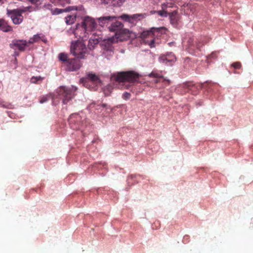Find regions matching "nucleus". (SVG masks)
Segmentation results:
<instances>
[{
	"mask_svg": "<svg viewBox=\"0 0 253 253\" xmlns=\"http://www.w3.org/2000/svg\"><path fill=\"white\" fill-rule=\"evenodd\" d=\"M57 92L62 98V102L65 104H67L74 96L73 88L71 89L65 86H60Z\"/></svg>",
	"mask_w": 253,
	"mask_h": 253,
	"instance_id": "nucleus-8",
	"label": "nucleus"
},
{
	"mask_svg": "<svg viewBox=\"0 0 253 253\" xmlns=\"http://www.w3.org/2000/svg\"><path fill=\"white\" fill-rule=\"evenodd\" d=\"M162 10L151 11V15L159 16H174L176 14L177 8L172 3H164L162 4Z\"/></svg>",
	"mask_w": 253,
	"mask_h": 253,
	"instance_id": "nucleus-5",
	"label": "nucleus"
},
{
	"mask_svg": "<svg viewBox=\"0 0 253 253\" xmlns=\"http://www.w3.org/2000/svg\"><path fill=\"white\" fill-rule=\"evenodd\" d=\"M6 0H0V3H4L5 1H6Z\"/></svg>",
	"mask_w": 253,
	"mask_h": 253,
	"instance_id": "nucleus-36",
	"label": "nucleus"
},
{
	"mask_svg": "<svg viewBox=\"0 0 253 253\" xmlns=\"http://www.w3.org/2000/svg\"><path fill=\"white\" fill-rule=\"evenodd\" d=\"M232 66L235 69H240L241 67V63L239 62H236L232 64Z\"/></svg>",
	"mask_w": 253,
	"mask_h": 253,
	"instance_id": "nucleus-31",
	"label": "nucleus"
},
{
	"mask_svg": "<svg viewBox=\"0 0 253 253\" xmlns=\"http://www.w3.org/2000/svg\"><path fill=\"white\" fill-rule=\"evenodd\" d=\"M166 29L164 27L152 28L150 31H144L140 34V38L145 44H148L151 48L155 47L154 36H159V34L165 33Z\"/></svg>",
	"mask_w": 253,
	"mask_h": 253,
	"instance_id": "nucleus-3",
	"label": "nucleus"
},
{
	"mask_svg": "<svg viewBox=\"0 0 253 253\" xmlns=\"http://www.w3.org/2000/svg\"><path fill=\"white\" fill-rule=\"evenodd\" d=\"M160 79H156L155 81H154V83H156V84H157L159 82H160Z\"/></svg>",
	"mask_w": 253,
	"mask_h": 253,
	"instance_id": "nucleus-34",
	"label": "nucleus"
},
{
	"mask_svg": "<svg viewBox=\"0 0 253 253\" xmlns=\"http://www.w3.org/2000/svg\"><path fill=\"white\" fill-rule=\"evenodd\" d=\"M150 77H152L156 79H163V76L161 74L156 72L155 71H152L149 75Z\"/></svg>",
	"mask_w": 253,
	"mask_h": 253,
	"instance_id": "nucleus-24",
	"label": "nucleus"
},
{
	"mask_svg": "<svg viewBox=\"0 0 253 253\" xmlns=\"http://www.w3.org/2000/svg\"><path fill=\"white\" fill-rule=\"evenodd\" d=\"M28 43H29L28 42L25 40H14L12 41L10 46L12 48H16L21 51H23L28 46Z\"/></svg>",
	"mask_w": 253,
	"mask_h": 253,
	"instance_id": "nucleus-13",
	"label": "nucleus"
},
{
	"mask_svg": "<svg viewBox=\"0 0 253 253\" xmlns=\"http://www.w3.org/2000/svg\"><path fill=\"white\" fill-rule=\"evenodd\" d=\"M125 0H101L103 3L109 6H120Z\"/></svg>",
	"mask_w": 253,
	"mask_h": 253,
	"instance_id": "nucleus-18",
	"label": "nucleus"
},
{
	"mask_svg": "<svg viewBox=\"0 0 253 253\" xmlns=\"http://www.w3.org/2000/svg\"><path fill=\"white\" fill-rule=\"evenodd\" d=\"M69 123L71 128L73 129H81L83 124L82 118L78 114H72L69 117Z\"/></svg>",
	"mask_w": 253,
	"mask_h": 253,
	"instance_id": "nucleus-9",
	"label": "nucleus"
},
{
	"mask_svg": "<svg viewBox=\"0 0 253 253\" xmlns=\"http://www.w3.org/2000/svg\"><path fill=\"white\" fill-rule=\"evenodd\" d=\"M132 16H143L142 14H133Z\"/></svg>",
	"mask_w": 253,
	"mask_h": 253,
	"instance_id": "nucleus-38",
	"label": "nucleus"
},
{
	"mask_svg": "<svg viewBox=\"0 0 253 253\" xmlns=\"http://www.w3.org/2000/svg\"><path fill=\"white\" fill-rule=\"evenodd\" d=\"M76 11L73 13L74 16L84 15L86 14V10L82 5L70 6L64 9L55 8L51 10V13L53 15H57L62 13L63 11Z\"/></svg>",
	"mask_w": 253,
	"mask_h": 253,
	"instance_id": "nucleus-7",
	"label": "nucleus"
},
{
	"mask_svg": "<svg viewBox=\"0 0 253 253\" xmlns=\"http://www.w3.org/2000/svg\"><path fill=\"white\" fill-rule=\"evenodd\" d=\"M162 83H163V87H165L170 84V81L169 80H167V79L163 78V81H162Z\"/></svg>",
	"mask_w": 253,
	"mask_h": 253,
	"instance_id": "nucleus-30",
	"label": "nucleus"
},
{
	"mask_svg": "<svg viewBox=\"0 0 253 253\" xmlns=\"http://www.w3.org/2000/svg\"><path fill=\"white\" fill-rule=\"evenodd\" d=\"M71 52L80 59L84 58L87 53L85 44L81 41H77L75 43H72Z\"/></svg>",
	"mask_w": 253,
	"mask_h": 253,
	"instance_id": "nucleus-6",
	"label": "nucleus"
},
{
	"mask_svg": "<svg viewBox=\"0 0 253 253\" xmlns=\"http://www.w3.org/2000/svg\"><path fill=\"white\" fill-rule=\"evenodd\" d=\"M0 30L4 32H8L12 30V28L7 25L4 21L2 19H0Z\"/></svg>",
	"mask_w": 253,
	"mask_h": 253,
	"instance_id": "nucleus-20",
	"label": "nucleus"
},
{
	"mask_svg": "<svg viewBox=\"0 0 253 253\" xmlns=\"http://www.w3.org/2000/svg\"><path fill=\"white\" fill-rule=\"evenodd\" d=\"M96 26L94 19L91 17H84L82 26L85 32H93Z\"/></svg>",
	"mask_w": 253,
	"mask_h": 253,
	"instance_id": "nucleus-11",
	"label": "nucleus"
},
{
	"mask_svg": "<svg viewBox=\"0 0 253 253\" xmlns=\"http://www.w3.org/2000/svg\"><path fill=\"white\" fill-rule=\"evenodd\" d=\"M52 99H54V96H52Z\"/></svg>",
	"mask_w": 253,
	"mask_h": 253,
	"instance_id": "nucleus-40",
	"label": "nucleus"
},
{
	"mask_svg": "<svg viewBox=\"0 0 253 253\" xmlns=\"http://www.w3.org/2000/svg\"><path fill=\"white\" fill-rule=\"evenodd\" d=\"M13 22L15 24H18L22 21L21 17H11Z\"/></svg>",
	"mask_w": 253,
	"mask_h": 253,
	"instance_id": "nucleus-27",
	"label": "nucleus"
},
{
	"mask_svg": "<svg viewBox=\"0 0 253 253\" xmlns=\"http://www.w3.org/2000/svg\"><path fill=\"white\" fill-rule=\"evenodd\" d=\"M189 47L190 48L192 47V46L195 47L196 46L197 48H200V46L197 43L196 41H194V39L193 38H190L189 39V41H188Z\"/></svg>",
	"mask_w": 253,
	"mask_h": 253,
	"instance_id": "nucleus-22",
	"label": "nucleus"
},
{
	"mask_svg": "<svg viewBox=\"0 0 253 253\" xmlns=\"http://www.w3.org/2000/svg\"><path fill=\"white\" fill-rule=\"evenodd\" d=\"M131 97V94L130 93L127 92H125L123 95H122V98L124 100H128Z\"/></svg>",
	"mask_w": 253,
	"mask_h": 253,
	"instance_id": "nucleus-29",
	"label": "nucleus"
},
{
	"mask_svg": "<svg viewBox=\"0 0 253 253\" xmlns=\"http://www.w3.org/2000/svg\"><path fill=\"white\" fill-rule=\"evenodd\" d=\"M179 17H169L171 24L174 27L177 26V21Z\"/></svg>",
	"mask_w": 253,
	"mask_h": 253,
	"instance_id": "nucleus-25",
	"label": "nucleus"
},
{
	"mask_svg": "<svg viewBox=\"0 0 253 253\" xmlns=\"http://www.w3.org/2000/svg\"><path fill=\"white\" fill-rule=\"evenodd\" d=\"M130 37V32L128 30H123L115 33L114 36L103 40L100 45L104 49L112 51V44L119 42L127 40Z\"/></svg>",
	"mask_w": 253,
	"mask_h": 253,
	"instance_id": "nucleus-2",
	"label": "nucleus"
},
{
	"mask_svg": "<svg viewBox=\"0 0 253 253\" xmlns=\"http://www.w3.org/2000/svg\"><path fill=\"white\" fill-rule=\"evenodd\" d=\"M42 40L43 42L46 43L47 42V40L46 39L44 35L43 34H37L34 35L32 38H31L29 41L28 43L30 44H32L34 42H37Z\"/></svg>",
	"mask_w": 253,
	"mask_h": 253,
	"instance_id": "nucleus-17",
	"label": "nucleus"
},
{
	"mask_svg": "<svg viewBox=\"0 0 253 253\" xmlns=\"http://www.w3.org/2000/svg\"><path fill=\"white\" fill-rule=\"evenodd\" d=\"M35 10V7L32 6H21L12 10L7 9V14L11 16H21L22 14H27L28 12Z\"/></svg>",
	"mask_w": 253,
	"mask_h": 253,
	"instance_id": "nucleus-10",
	"label": "nucleus"
},
{
	"mask_svg": "<svg viewBox=\"0 0 253 253\" xmlns=\"http://www.w3.org/2000/svg\"><path fill=\"white\" fill-rule=\"evenodd\" d=\"M87 80L96 85H97L100 83V80L98 77L94 74H88L86 78H83L81 79L82 82H86Z\"/></svg>",
	"mask_w": 253,
	"mask_h": 253,
	"instance_id": "nucleus-16",
	"label": "nucleus"
},
{
	"mask_svg": "<svg viewBox=\"0 0 253 253\" xmlns=\"http://www.w3.org/2000/svg\"><path fill=\"white\" fill-rule=\"evenodd\" d=\"M114 17H100L98 18V20L99 22H103L104 21H106L107 20H110L111 18H114Z\"/></svg>",
	"mask_w": 253,
	"mask_h": 253,
	"instance_id": "nucleus-28",
	"label": "nucleus"
},
{
	"mask_svg": "<svg viewBox=\"0 0 253 253\" xmlns=\"http://www.w3.org/2000/svg\"><path fill=\"white\" fill-rule=\"evenodd\" d=\"M44 77L41 76H33L31 78L30 81L33 84H40L43 80Z\"/></svg>",
	"mask_w": 253,
	"mask_h": 253,
	"instance_id": "nucleus-21",
	"label": "nucleus"
},
{
	"mask_svg": "<svg viewBox=\"0 0 253 253\" xmlns=\"http://www.w3.org/2000/svg\"><path fill=\"white\" fill-rule=\"evenodd\" d=\"M139 74L133 71H123L118 73L116 81L119 83L121 89H128L138 82Z\"/></svg>",
	"mask_w": 253,
	"mask_h": 253,
	"instance_id": "nucleus-1",
	"label": "nucleus"
},
{
	"mask_svg": "<svg viewBox=\"0 0 253 253\" xmlns=\"http://www.w3.org/2000/svg\"><path fill=\"white\" fill-rule=\"evenodd\" d=\"M64 2L63 3H70V0H63Z\"/></svg>",
	"mask_w": 253,
	"mask_h": 253,
	"instance_id": "nucleus-35",
	"label": "nucleus"
},
{
	"mask_svg": "<svg viewBox=\"0 0 253 253\" xmlns=\"http://www.w3.org/2000/svg\"><path fill=\"white\" fill-rule=\"evenodd\" d=\"M208 84L206 83L196 84L193 83H186L178 86L177 90L181 94L187 92H191L192 94H196L202 88L208 87Z\"/></svg>",
	"mask_w": 253,
	"mask_h": 253,
	"instance_id": "nucleus-4",
	"label": "nucleus"
},
{
	"mask_svg": "<svg viewBox=\"0 0 253 253\" xmlns=\"http://www.w3.org/2000/svg\"><path fill=\"white\" fill-rule=\"evenodd\" d=\"M122 16H129V15H127V14H123Z\"/></svg>",
	"mask_w": 253,
	"mask_h": 253,
	"instance_id": "nucleus-39",
	"label": "nucleus"
},
{
	"mask_svg": "<svg viewBox=\"0 0 253 253\" xmlns=\"http://www.w3.org/2000/svg\"><path fill=\"white\" fill-rule=\"evenodd\" d=\"M47 100H48V98L47 96H42L40 99V102L41 103H43L46 102Z\"/></svg>",
	"mask_w": 253,
	"mask_h": 253,
	"instance_id": "nucleus-32",
	"label": "nucleus"
},
{
	"mask_svg": "<svg viewBox=\"0 0 253 253\" xmlns=\"http://www.w3.org/2000/svg\"><path fill=\"white\" fill-rule=\"evenodd\" d=\"M101 40V38L95 35V33L92 34V36L90 38L88 41V47L90 49H92L94 48L95 45L97 44Z\"/></svg>",
	"mask_w": 253,
	"mask_h": 253,
	"instance_id": "nucleus-14",
	"label": "nucleus"
},
{
	"mask_svg": "<svg viewBox=\"0 0 253 253\" xmlns=\"http://www.w3.org/2000/svg\"><path fill=\"white\" fill-rule=\"evenodd\" d=\"M82 63L78 59H69L67 61L66 70L69 71H75L80 69Z\"/></svg>",
	"mask_w": 253,
	"mask_h": 253,
	"instance_id": "nucleus-12",
	"label": "nucleus"
},
{
	"mask_svg": "<svg viewBox=\"0 0 253 253\" xmlns=\"http://www.w3.org/2000/svg\"><path fill=\"white\" fill-rule=\"evenodd\" d=\"M101 106H102V107H106L107 106V105L106 104H102L101 105Z\"/></svg>",
	"mask_w": 253,
	"mask_h": 253,
	"instance_id": "nucleus-37",
	"label": "nucleus"
},
{
	"mask_svg": "<svg viewBox=\"0 0 253 253\" xmlns=\"http://www.w3.org/2000/svg\"><path fill=\"white\" fill-rule=\"evenodd\" d=\"M159 60L161 62L168 65V62H173L175 60V57L173 54L170 53L161 56L159 58Z\"/></svg>",
	"mask_w": 253,
	"mask_h": 253,
	"instance_id": "nucleus-15",
	"label": "nucleus"
},
{
	"mask_svg": "<svg viewBox=\"0 0 253 253\" xmlns=\"http://www.w3.org/2000/svg\"><path fill=\"white\" fill-rule=\"evenodd\" d=\"M121 18L126 20H129L130 18H133L134 17H126V16H125V17H120Z\"/></svg>",
	"mask_w": 253,
	"mask_h": 253,
	"instance_id": "nucleus-33",
	"label": "nucleus"
},
{
	"mask_svg": "<svg viewBox=\"0 0 253 253\" xmlns=\"http://www.w3.org/2000/svg\"><path fill=\"white\" fill-rule=\"evenodd\" d=\"M122 24L120 22H116L114 23L111 24V25L109 27L110 31H116L120 32V31L123 30H126V29H122Z\"/></svg>",
	"mask_w": 253,
	"mask_h": 253,
	"instance_id": "nucleus-19",
	"label": "nucleus"
},
{
	"mask_svg": "<svg viewBox=\"0 0 253 253\" xmlns=\"http://www.w3.org/2000/svg\"><path fill=\"white\" fill-rule=\"evenodd\" d=\"M58 58L60 61L65 63L66 64L67 63V61L69 59H68L67 55L64 53H60L58 55Z\"/></svg>",
	"mask_w": 253,
	"mask_h": 253,
	"instance_id": "nucleus-23",
	"label": "nucleus"
},
{
	"mask_svg": "<svg viewBox=\"0 0 253 253\" xmlns=\"http://www.w3.org/2000/svg\"><path fill=\"white\" fill-rule=\"evenodd\" d=\"M76 17H67L66 18V22L68 25H71L73 24L76 20Z\"/></svg>",
	"mask_w": 253,
	"mask_h": 253,
	"instance_id": "nucleus-26",
	"label": "nucleus"
}]
</instances>
